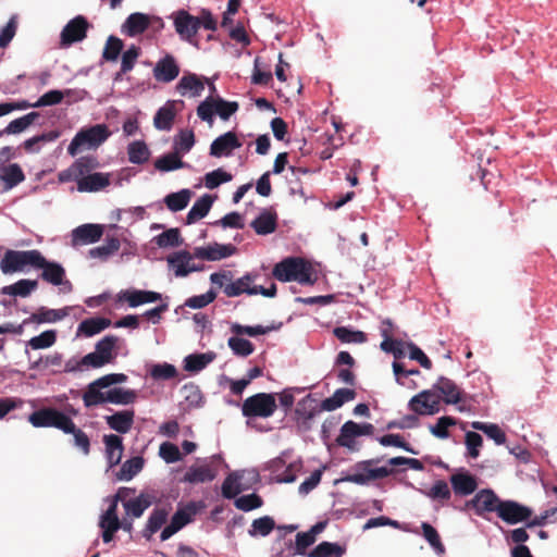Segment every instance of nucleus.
Listing matches in <instances>:
<instances>
[{"label":"nucleus","mask_w":557,"mask_h":557,"mask_svg":"<svg viewBox=\"0 0 557 557\" xmlns=\"http://www.w3.org/2000/svg\"><path fill=\"white\" fill-rule=\"evenodd\" d=\"M272 275L277 281L286 283L296 281L301 285H313L315 278L312 277V265L300 257H287L277 262Z\"/></svg>","instance_id":"nucleus-1"},{"label":"nucleus","mask_w":557,"mask_h":557,"mask_svg":"<svg viewBox=\"0 0 557 557\" xmlns=\"http://www.w3.org/2000/svg\"><path fill=\"white\" fill-rule=\"evenodd\" d=\"M382 457L361 460L352 466L354 473H347L344 476L336 479L334 484L342 482H350L358 485H367L372 480H380L389 476L394 470L387 466L374 467L382 461Z\"/></svg>","instance_id":"nucleus-2"},{"label":"nucleus","mask_w":557,"mask_h":557,"mask_svg":"<svg viewBox=\"0 0 557 557\" xmlns=\"http://www.w3.org/2000/svg\"><path fill=\"white\" fill-rule=\"evenodd\" d=\"M238 109L239 103L237 101H228L221 96L214 97L209 95L198 104L197 115L201 121L207 122L211 126L215 114L221 120L227 121Z\"/></svg>","instance_id":"nucleus-3"},{"label":"nucleus","mask_w":557,"mask_h":557,"mask_svg":"<svg viewBox=\"0 0 557 557\" xmlns=\"http://www.w3.org/2000/svg\"><path fill=\"white\" fill-rule=\"evenodd\" d=\"M110 136V131L106 124H96L88 128L81 129L72 138L67 153L71 157H75L85 147L97 148L104 143Z\"/></svg>","instance_id":"nucleus-4"},{"label":"nucleus","mask_w":557,"mask_h":557,"mask_svg":"<svg viewBox=\"0 0 557 557\" xmlns=\"http://www.w3.org/2000/svg\"><path fill=\"white\" fill-rule=\"evenodd\" d=\"M315 542L308 532H299L296 534L295 543L292 540L285 541L284 534H278L274 541L271 552L272 557H295L297 555L307 557V550Z\"/></svg>","instance_id":"nucleus-5"},{"label":"nucleus","mask_w":557,"mask_h":557,"mask_svg":"<svg viewBox=\"0 0 557 557\" xmlns=\"http://www.w3.org/2000/svg\"><path fill=\"white\" fill-rule=\"evenodd\" d=\"M276 409V398L273 393H257L246 398L242 405V413L248 419L270 418Z\"/></svg>","instance_id":"nucleus-6"},{"label":"nucleus","mask_w":557,"mask_h":557,"mask_svg":"<svg viewBox=\"0 0 557 557\" xmlns=\"http://www.w3.org/2000/svg\"><path fill=\"white\" fill-rule=\"evenodd\" d=\"M40 251L32 250H12L8 249L0 262V270L3 274L24 272L27 267L35 269L39 260Z\"/></svg>","instance_id":"nucleus-7"},{"label":"nucleus","mask_w":557,"mask_h":557,"mask_svg":"<svg viewBox=\"0 0 557 557\" xmlns=\"http://www.w3.org/2000/svg\"><path fill=\"white\" fill-rule=\"evenodd\" d=\"M71 416L66 414L53 407H42L35 410L28 416V422L37 429L40 428H55L60 431L71 430L70 420Z\"/></svg>","instance_id":"nucleus-8"},{"label":"nucleus","mask_w":557,"mask_h":557,"mask_svg":"<svg viewBox=\"0 0 557 557\" xmlns=\"http://www.w3.org/2000/svg\"><path fill=\"white\" fill-rule=\"evenodd\" d=\"M35 269H41L40 277L53 286H61L62 293L67 294L73 290V285L65 278V269L61 263L47 260L40 252Z\"/></svg>","instance_id":"nucleus-9"},{"label":"nucleus","mask_w":557,"mask_h":557,"mask_svg":"<svg viewBox=\"0 0 557 557\" xmlns=\"http://www.w3.org/2000/svg\"><path fill=\"white\" fill-rule=\"evenodd\" d=\"M224 463L221 454H214L205 459L203 465L190 466L183 476V481L190 484H198L213 481L218 475V465Z\"/></svg>","instance_id":"nucleus-10"},{"label":"nucleus","mask_w":557,"mask_h":557,"mask_svg":"<svg viewBox=\"0 0 557 557\" xmlns=\"http://www.w3.org/2000/svg\"><path fill=\"white\" fill-rule=\"evenodd\" d=\"M162 493L152 487H146L131 502L124 504L125 515L132 519L140 518L146 509L161 503Z\"/></svg>","instance_id":"nucleus-11"},{"label":"nucleus","mask_w":557,"mask_h":557,"mask_svg":"<svg viewBox=\"0 0 557 557\" xmlns=\"http://www.w3.org/2000/svg\"><path fill=\"white\" fill-rule=\"evenodd\" d=\"M232 272L231 271H223V272H214L210 275V281L212 284L218 285L219 287H223V292L227 297H237L242 294L252 295L251 292H249L252 286H250L248 276L243 275L242 277L237 278L235 282H231L228 284H225V281L232 280Z\"/></svg>","instance_id":"nucleus-12"},{"label":"nucleus","mask_w":557,"mask_h":557,"mask_svg":"<svg viewBox=\"0 0 557 557\" xmlns=\"http://www.w3.org/2000/svg\"><path fill=\"white\" fill-rule=\"evenodd\" d=\"M502 499L491 488H482L473 496L472 499L466 502L465 509L472 508L476 516L485 517V513L498 511Z\"/></svg>","instance_id":"nucleus-13"},{"label":"nucleus","mask_w":557,"mask_h":557,"mask_svg":"<svg viewBox=\"0 0 557 557\" xmlns=\"http://www.w3.org/2000/svg\"><path fill=\"white\" fill-rule=\"evenodd\" d=\"M172 16L175 32L180 38L198 47V41L195 39L198 33V17L183 9L174 12Z\"/></svg>","instance_id":"nucleus-14"},{"label":"nucleus","mask_w":557,"mask_h":557,"mask_svg":"<svg viewBox=\"0 0 557 557\" xmlns=\"http://www.w3.org/2000/svg\"><path fill=\"white\" fill-rule=\"evenodd\" d=\"M88 28L89 23L83 15H77L70 20L61 32V46L70 47L75 42L84 40L87 36Z\"/></svg>","instance_id":"nucleus-15"},{"label":"nucleus","mask_w":557,"mask_h":557,"mask_svg":"<svg viewBox=\"0 0 557 557\" xmlns=\"http://www.w3.org/2000/svg\"><path fill=\"white\" fill-rule=\"evenodd\" d=\"M532 515V509L515 500H502L497 516L509 524L527 521Z\"/></svg>","instance_id":"nucleus-16"},{"label":"nucleus","mask_w":557,"mask_h":557,"mask_svg":"<svg viewBox=\"0 0 557 557\" xmlns=\"http://www.w3.org/2000/svg\"><path fill=\"white\" fill-rule=\"evenodd\" d=\"M411 411L420 416H432L440 411V398L432 391L424 389L408 403Z\"/></svg>","instance_id":"nucleus-17"},{"label":"nucleus","mask_w":557,"mask_h":557,"mask_svg":"<svg viewBox=\"0 0 557 557\" xmlns=\"http://www.w3.org/2000/svg\"><path fill=\"white\" fill-rule=\"evenodd\" d=\"M243 146L236 133L228 131L218 136L210 145V156L214 158L231 157L235 149Z\"/></svg>","instance_id":"nucleus-18"},{"label":"nucleus","mask_w":557,"mask_h":557,"mask_svg":"<svg viewBox=\"0 0 557 557\" xmlns=\"http://www.w3.org/2000/svg\"><path fill=\"white\" fill-rule=\"evenodd\" d=\"M180 71L175 57L166 53L156 62L152 74L157 82L168 84L177 78Z\"/></svg>","instance_id":"nucleus-19"},{"label":"nucleus","mask_w":557,"mask_h":557,"mask_svg":"<svg viewBox=\"0 0 557 557\" xmlns=\"http://www.w3.org/2000/svg\"><path fill=\"white\" fill-rule=\"evenodd\" d=\"M193 258H195L194 252L181 250L169 256L166 261L170 265L175 267V276L184 277L191 272H199L205 269L203 264H189Z\"/></svg>","instance_id":"nucleus-20"},{"label":"nucleus","mask_w":557,"mask_h":557,"mask_svg":"<svg viewBox=\"0 0 557 557\" xmlns=\"http://www.w3.org/2000/svg\"><path fill=\"white\" fill-rule=\"evenodd\" d=\"M321 411H324L321 408V404L319 405L317 399H314L311 394H308L297 403L295 414L298 423L309 429L311 420Z\"/></svg>","instance_id":"nucleus-21"},{"label":"nucleus","mask_w":557,"mask_h":557,"mask_svg":"<svg viewBox=\"0 0 557 557\" xmlns=\"http://www.w3.org/2000/svg\"><path fill=\"white\" fill-rule=\"evenodd\" d=\"M171 509V506L166 505L156 506L151 510L147 519V522L140 532L141 536L145 540L150 541L153 534H156L163 527V524L166 522L169 518Z\"/></svg>","instance_id":"nucleus-22"},{"label":"nucleus","mask_w":557,"mask_h":557,"mask_svg":"<svg viewBox=\"0 0 557 557\" xmlns=\"http://www.w3.org/2000/svg\"><path fill=\"white\" fill-rule=\"evenodd\" d=\"M236 250V247L232 244L214 243L207 247H196L194 249V256L201 260L218 261L233 256Z\"/></svg>","instance_id":"nucleus-23"},{"label":"nucleus","mask_w":557,"mask_h":557,"mask_svg":"<svg viewBox=\"0 0 557 557\" xmlns=\"http://www.w3.org/2000/svg\"><path fill=\"white\" fill-rule=\"evenodd\" d=\"M102 441L108 470H110L121 462L124 451L123 438L117 434L110 433L104 434Z\"/></svg>","instance_id":"nucleus-24"},{"label":"nucleus","mask_w":557,"mask_h":557,"mask_svg":"<svg viewBox=\"0 0 557 557\" xmlns=\"http://www.w3.org/2000/svg\"><path fill=\"white\" fill-rule=\"evenodd\" d=\"M108 428L119 434L128 433L134 424L135 411L126 409L103 417Z\"/></svg>","instance_id":"nucleus-25"},{"label":"nucleus","mask_w":557,"mask_h":557,"mask_svg":"<svg viewBox=\"0 0 557 557\" xmlns=\"http://www.w3.org/2000/svg\"><path fill=\"white\" fill-rule=\"evenodd\" d=\"M102 235L103 226L101 224L87 223L72 231V240L74 244L88 245L100 240Z\"/></svg>","instance_id":"nucleus-26"},{"label":"nucleus","mask_w":557,"mask_h":557,"mask_svg":"<svg viewBox=\"0 0 557 557\" xmlns=\"http://www.w3.org/2000/svg\"><path fill=\"white\" fill-rule=\"evenodd\" d=\"M72 310V307L66 306L60 309H50L47 307H40L37 312L32 313L28 319L24 320V324L35 322L38 324L42 323H55L65 319Z\"/></svg>","instance_id":"nucleus-27"},{"label":"nucleus","mask_w":557,"mask_h":557,"mask_svg":"<svg viewBox=\"0 0 557 557\" xmlns=\"http://www.w3.org/2000/svg\"><path fill=\"white\" fill-rule=\"evenodd\" d=\"M451 488L457 496H469L478 488L476 478L467 471L458 472L449 478Z\"/></svg>","instance_id":"nucleus-28"},{"label":"nucleus","mask_w":557,"mask_h":557,"mask_svg":"<svg viewBox=\"0 0 557 557\" xmlns=\"http://www.w3.org/2000/svg\"><path fill=\"white\" fill-rule=\"evenodd\" d=\"M150 26L148 14L135 12L129 14L122 25V32L128 37H136L144 34Z\"/></svg>","instance_id":"nucleus-29"},{"label":"nucleus","mask_w":557,"mask_h":557,"mask_svg":"<svg viewBox=\"0 0 557 557\" xmlns=\"http://www.w3.org/2000/svg\"><path fill=\"white\" fill-rule=\"evenodd\" d=\"M109 184V174L96 172L77 180V190L81 193H95L103 189Z\"/></svg>","instance_id":"nucleus-30"},{"label":"nucleus","mask_w":557,"mask_h":557,"mask_svg":"<svg viewBox=\"0 0 557 557\" xmlns=\"http://www.w3.org/2000/svg\"><path fill=\"white\" fill-rule=\"evenodd\" d=\"M215 199L216 196L210 194H205L199 197L186 215V224L190 225L196 223L198 220L203 219L209 213Z\"/></svg>","instance_id":"nucleus-31"},{"label":"nucleus","mask_w":557,"mask_h":557,"mask_svg":"<svg viewBox=\"0 0 557 557\" xmlns=\"http://www.w3.org/2000/svg\"><path fill=\"white\" fill-rule=\"evenodd\" d=\"M277 214L263 209L260 214L250 223V226L258 235H269L275 232L277 226Z\"/></svg>","instance_id":"nucleus-32"},{"label":"nucleus","mask_w":557,"mask_h":557,"mask_svg":"<svg viewBox=\"0 0 557 557\" xmlns=\"http://www.w3.org/2000/svg\"><path fill=\"white\" fill-rule=\"evenodd\" d=\"M203 89L205 83L194 73L183 75L176 84V90L182 96H186L189 92L190 97H199Z\"/></svg>","instance_id":"nucleus-33"},{"label":"nucleus","mask_w":557,"mask_h":557,"mask_svg":"<svg viewBox=\"0 0 557 557\" xmlns=\"http://www.w3.org/2000/svg\"><path fill=\"white\" fill-rule=\"evenodd\" d=\"M111 325V320L103 317H94L83 320L76 331V336L91 337Z\"/></svg>","instance_id":"nucleus-34"},{"label":"nucleus","mask_w":557,"mask_h":557,"mask_svg":"<svg viewBox=\"0 0 557 557\" xmlns=\"http://www.w3.org/2000/svg\"><path fill=\"white\" fill-rule=\"evenodd\" d=\"M0 180L3 183L4 190H10L25 181V174L20 164L8 163L0 168Z\"/></svg>","instance_id":"nucleus-35"},{"label":"nucleus","mask_w":557,"mask_h":557,"mask_svg":"<svg viewBox=\"0 0 557 557\" xmlns=\"http://www.w3.org/2000/svg\"><path fill=\"white\" fill-rule=\"evenodd\" d=\"M356 392L350 388H337L334 394L321 401V408L324 411H334L341 408L345 403L356 398Z\"/></svg>","instance_id":"nucleus-36"},{"label":"nucleus","mask_w":557,"mask_h":557,"mask_svg":"<svg viewBox=\"0 0 557 557\" xmlns=\"http://www.w3.org/2000/svg\"><path fill=\"white\" fill-rule=\"evenodd\" d=\"M443 396L446 404L456 405L461 400V394L458 386L454 381L445 376H440L438 381L433 386Z\"/></svg>","instance_id":"nucleus-37"},{"label":"nucleus","mask_w":557,"mask_h":557,"mask_svg":"<svg viewBox=\"0 0 557 557\" xmlns=\"http://www.w3.org/2000/svg\"><path fill=\"white\" fill-rule=\"evenodd\" d=\"M175 114L174 101L169 100L157 111L153 117L154 127L159 131H170L173 126Z\"/></svg>","instance_id":"nucleus-38"},{"label":"nucleus","mask_w":557,"mask_h":557,"mask_svg":"<svg viewBox=\"0 0 557 557\" xmlns=\"http://www.w3.org/2000/svg\"><path fill=\"white\" fill-rule=\"evenodd\" d=\"M39 117L40 113L37 111H32L21 117H17L11 121L3 129L0 131V137L4 135L22 133Z\"/></svg>","instance_id":"nucleus-39"},{"label":"nucleus","mask_w":557,"mask_h":557,"mask_svg":"<svg viewBox=\"0 0 557 557\" xmlns=\"http://www.w3.org/2000/svg\"><path fill=\"white\" fill-rule=\"evenodd\" d=\"M358 432L359 431L357 422L352 420L346 421L342 425L339 430V435L336 438L337 445L341 447H345L349 450H356L357 448L355 447V438L359 437Z\"/></svg>","instance_id":"nucleus-40"},{"label":"nucleus","mask_w":557,"mask_h":557,"mask_svg":"<svg viewBox=\"0 0 557 557\" xmlns=\"http://www.w3.org/2000/svg\"><path fill=\"white\" fill-rule=\"evenodd\" d=\"M120 239L115 236L107 237L104 244L89 249L88 257L91 259H99L107 261L113 253L120 249Z\"/></svg>","instance_id":"nucleus-41"},{"label":"nucleus","mask_w":557,"mask_h":557,"mask_svg":"<svg viewBox=\"0 0 557 557\" xmlns=\"http://www.w3.org/2000/svg\"><path fill=\"white\" fill-rule=\"evenodd\" d=\"M38 287L36 280L21 278L14 284L3 286L1 294L9 296L27 297Z\"/></svg>","instance_id":"nucleus-42"},{"label":"nucleus","mask_w":557,"mask_h":557,"mask_svg":"<svg viewBox=\"0 0 557 557\" xmlns=\"http://www.w3.org/2000/svg\"><path fill=\"white\" fill-rule=\"evenodd\" d=\"M193 196V191L188 188H183L176 193L166 195L163 199L168 209L172 212H178L184 210Z\"/></svg>","instance_id":"nucleus-43"},{"label":"nucleus","mask_w":557,"mask_h":557,"mask_svg":"<svg viewBox=\"0 0 557 557\" xmlns=\"http://www.w3.org/2000/svg\"><path fill=\"white\" fill-rule=\"evenodd\" d=\"M215 358L212 351L201 354H190L184 359V369L188 372H199L203 370Z\"/></svg>","instance_id":"nucleus-44"},{"label":"nucleus","mask_w":557,"mask_h":557,"mask_svg":"<svg viewBox=\"0 0 557 557\" xmlns=\"http://www.w3.org/2000/svg\"><path fill=\"white\" fill-rule=\"evenodd\" d=\"M137 398L135 389H124L122 387H113L106 391L107 403L113 405L127 406L134 404Z\"/></svg>","instance_id":"nucleus-45"},{"label":"nucleus","mask_w":557,"mask_h":557,"mask_svg":"<svg viewBox=\"0 0 557 557\" xmlns=\"http://www.w3.org/2000/svg\"><path fill=\"white\" fill-rule=\"evenodd\" d=\"M145 460L141 456L132 457L125 460L120 471L115 473L117 481H129L144 468Z\"/></svg>","instance_id":"nucleus-46"},{"label":"nucleus","mask_w":557,"mask_h":557,"mask_svg":"<svg viewBox=\"0 0 557 557\" xmlns=\"http://www.w3.org/2000/svg\"><path fill=\"white\" fill-rule=\"evenodd\" d=\"M346 547L338 543L323 541L311 549L307 557H343Z\"/></svg>","instance_id":"nucleus-47"},{"label":"nucleus","mask_w":557,"mask_h":557,"mask_svg":"<svg viewBox=\"0 0 557 557\" xmlns=\"http://www.w3.org/2000/svg\"><path fill=\"white\" fill-rule=\"evenodd\" d=\"M97 380L92 381L87 385L85 393L83 394V403L86 408L96 407L107 403L106 392L101 385H97Z\"/></svg>","instance_id":"nucleus-48"},{"label":"nucleus","mask_w":557,"mask_h":557,"mask_svg":"<svg viewBox=\"0 0 557 557\" xmlns=\"http://www.w3.org/2000/svg\"><path fill=\"white\" fill-rule=\"evenodd\" d=\"M334 336L344 344H363L367 342V334L350 326H336L333 330Z\"/></svg>","instance_id":"nucleus-49"},{"label":"nucleus","mask_w":557,"mask_h":557,"mask_svg":"<svg viewBox=\"0 0 557 557\" xmlns=\"http://www.w3.org/2000/svg\"><path fill=\"white\" fill-rule=\"evenodd\" d=\"M151 242L154 243L160 248H174L183 245L184 239L181 236L180 230L176 227H172L156 235L151 239Z\"/></svg>","instance_id":"nucleus-50"},{"label":"nucleus","mask_w":557,"mask_h":557,"mask_svg":"<svg viewBox=\"0 0 557 557\" xmlns=\"http://www.w3.org/2000/svg\"><path fill=\"white\" fill-rule=\"evenodd\" d=\"M128 161L133 164H144L149 160L150 150L144 140H134L127 146Z\"/></svg>","instance_id":"nucleus-51"},{"label":"nucleus","mask_w":557,"mask_h":557,"mask_svg":"<svg viewBox=\"0 0 557 557\" xmlns=\"http://www.w3.org/2000/svg\"><path fill=\"white\" fill-rule=\"evenodd\" d=\"M188 163L182 161L178 153L172 152L158 158L154 162V168L160 172H171L178 169L189 168Z\"/></svg>","instance_id":"nucleus-52"},{"label":"nucleus","mask_w":557,"mask_h":557,"mask_svg":"<svg viewBox=\"0 0 557 557\" xmlns=\"http://www.w3.org/2000/svg\"><path fill=\"white\" fill-rule=\"evenodd\" d=\"M471 428L483 432L488 438L493 440L496 445H503L506 442L505 432L495 423L473 421Z\"/></svg>","instance_id":"nucleus-53"},{"label":"nucleus","mask_w":557,"mask_h":557,"mask_svg":"<svg viewBox=\"0 0 557 557\" xmlns=\"http://www.w3.org/2000/svg\"><path fill=\"white\" fill-rule=\"evenodd\" d=\"M71 430H63L64 434L73 435V445L81 449L84 455L90 453V440L88 435L79 428H77L72 418L69 420Z\"/></svg>","instance_id":"nucleus-54"},{"label":"nucleus","mask_w":557,"mask_h":557,"mask_svg":"<svg viewBox=\"0 0 557 557\" xmlns=\"http://www.w3.org/2000/svg\"><path fill=\"white\" fill-rule=\"evenodd\" d=\"M276 528L275 521L270 516H263L252 521L248 534L251 537L268 536Z\"/></svg>","instance_id":"nucleus-55"},{"label":"nucleus","mask_w":557,"mask_h":557,"mask_svg":"<svg viewBox=\"0 0 557 557\" xmlns=\"http://www.w3.org/2000/svg\"><path fill=\"white\" fill-rule=\"evenodd\" d=\"M57 337L58 333L55 330H46L27 341L26 348L30 347L34 350L49 348L55 344Z\"/></svg>","instance_id":"nucleus-56"},{"label":"nucleus","mask_w":557,"mask_h":557,"mask_svg":"<svg viewBox=\"0 0 557 557\" xmlns=\"http://www.w3.org/2000/svg\"><path fill=\"white\" fill-rule=\"evenodd\" d=\"M421 529L424 540L429 543L433 550L437 555H443L445 553V546L441 541V536L437 530L429 522H422Z\"/></svg>","instance_id":"nucleus-57"},{"label":"nucleus","mask_w":557,"mask_h":557,"mask_svg":"<svg viewBox=\"0 0 557 557\" xmlns=\"http://www.w3.org/2000/svg\"><path fill=\"white\" fill-rule=\"evenodd\" d=\"M117 337L114 335H107L103 338H101L95 346V351L99 354V356L106 360V363L112 362V360L115 358V355L113 354V349L116 345Z\"/></svg>","instance_id":"nucleus-58"},{"label":"nucleus","mask_w":557,"mask_h":557,"mask_svg":"<svg viewBox=\"0 0 557 557\" xmlns=\"http://www.w3.org/2000/svg\"><path fill=\"white\" fill-rule=\"evenodd\" d=\"M238 471L230 472L221 486V494L226 499H233L240 493Z\"/></svg>","instance_id":"nucleus-59"},{"label":"nucleus","mask_w":557,"mask_h":557,"mask_svg":"<svg viewBox=\"0 0 557 557\" xmlns=\"http://www.w3.org/2000/svg\"><path fill=\"white\" fill-rule=\"evenodd\" d=\"M227 345L235 356L242 358L250 356L255 350V346L250 341L239 337L238 335L230 337Z\"/></svg>","instance_id":"nucleus-60"},{"label":"nucleus","mask_w":557,"mask_h":557,"mask_svg":"<svg viewBox=\"0 0 557 557\" xmlns=\"http://www.w3.org/2000/svg\"><path fill=\"white\" fill-rule=\"evenodd\" d=\"M123 47L124 44L121 38L110 35L102 51V59L111 62L116 61L123 50Z\"/></svg>","instance_id":"nucleus-61"},{"label":"nucleus","mask_w":557,"mask_h":557,"mask_svg":"<svg viewBox=\"0 0 557 557\" xmlns=\"http://www.w3.org/2000/svg\"><path fill=\"white\" fill-rule=\"evenodd\" d=\"M234 506L242 511L248 512L262 507L263 499L257 493L242 495L234 498Z\"/></svg>","instance_id":"nucleus-62"},{"label":"nucleus","mask_w":557,"mask_h":557,"mask_svg":"<svg viewBox=\"0 0 557 557\" xmlns=\"http://www.w3.org/2000/svg\"><path fill=\"white\" fill-rule=\"evenodd\" d=\"M117 298L120 301H126L129 308H137L141 305L147 304L145 289H124L117 294Z\"/></svg>","instance_id":"nucleus-63"},{"label":"nucleus","mask_w":557,"mask_h":557,"mask_svg":"<svg viewBox=\"0 0 557 557\" xmlns=\"http://www.w3.org/2000/svg\"><path fill=\"white\" fill-rule=\"evenodd\" d=\"M233 178L232 174L222 168L215 169L205 175V186L209 189L218 188L221 184L228 183Z\"/></svg>","instance_id":"nucleus-64"}]
</instances>
